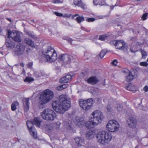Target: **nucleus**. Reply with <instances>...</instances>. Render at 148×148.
Returning a JSON list of instances; mask_svg holds the SVG:
<instances>
[{
	"label": "nucleus",
	"mask_w": 148,
	"mask_h": 148,
	"mask_svg": "<svg viewBox=\"0 0 148 148\" xmlns=\"http://www.w3.org/2000/svg\"><path fill=\"white\" fill-rule=\"evenodd\" d=\"M1 54H2V52H1Z\"/></svg>",
	"instance_id": "obj_59"
},
{
	"label": "nucleus",
	"mask_w": 148,
	"mask_h": 148,
	"mask_svg": "<svg viewBox=\"0 0 148 148\" xmlns=\"http://www.w3.org/2000/svg\"><path fill=\"white\" fill-rule=\"evenodd\" d=\"M31 51V49L30 48H27L26 51V53H27V54H28Z\"/></svg>",
	"instance_id": "obj_49"
},
{
	"label": "nucleus",
	"mask_w": 148,
	"mask_h": 148,
	"mask_svg": "<svg viewBox=\"0 0 148 148\" xmlns=\"http://www.w3.org/2000/svg\"><path fill=\"white\" fill-rule=\"evenodd\" d=\"M119 125L118 122L114 120L109 121L106 125L107 130L110 132H115L119 130Z\"/></svg>",
	"instance_id": "obj_8"
},
{
	"label": "nucleus",
	"mask_w": 148,
	"mask_h": 148,
	"mask_svg": "<svg viewBox=\"0 0 148 148\" xmlns=\"http://www.w3.org/2000/svg\"><path fill=\"white\" fill-rule=\"evenodd\" d=\"M29 99L26 98L23 100V104L25 108V110H26L29 109Z\"/></svg>",
	"instance_id": "obj_22"
},
{
	"label": "nucleus",
	"mask_w": 148,
	"mask_h": 148,
	"mask_svg": "<svg viewBox=\"0 0 148 148\" xmlns=\"http://www.w3.org/2000/svg\"><path fill=\"white\" fill-rule=\"evenodd\" d=\"M43 54L48 62H54L57 58L56 51L51 47H49L46 50L43 51Z\"/></svg>",
	"instance_id": "obj_4"
},
{
	"label": "nucleus",
	"mask_w": 148,
	"mask_h": 148,
	"mask_svg": "<svg viewBox=\"0 0 148 148\" xmlns=\"http://www.w3.org/2000/svg\"><path fill=\"white\" fill-rule=\"evenodd\" d=\"M134 76L132 75L131 72H129L128 75L126 77V81L127 82H131L134 79Z\"/></svg>",
	"instance_id": "obj_27"
},
{
	"label": "nucleus",
	"mask_w": 148,
	"mask_h": 148,
	"mask_svg": "<svg viewBox=\"0 0 148 148\" xmlns=\"http://www.w3.org/2000/svg\"><path fill=\"white\" fill-rule=\"evenodd\" d=\"M126 88L129 90H132V87L131 86V84H130L128 85L127 86Z\"/></svg>",
	"instance_id": "obj_45"
},
{
	"label": "nucleus",
	"mask_w": 148,
	"mask_h": 148,
	"mask_svg": "<svg viewBox=\"0 0 148 148\" xmlns=\"http://www.w3.org/2000/svg\"><path fill=\"white\" fill-rule=\"evenodd\" d=\"M107 109L108 111V112H111V108L109 106H107Z\"/></svg>",
	"instance_id": "obj_50"
},
{
	"label": "nucleus",
	"mask_w": 148,
	"mask_h": 148,
	"mask_svg": "<svg viewBox=\"0 0 148 148\" xmlns=\"http://www.w3.org/2000/svg\"><path fill=\"white\" fill-rule=\"evenodd\" d=\"M71 76L69 75H67L61 78L59 82L61 83H68L71 81Z\"/></svg>",
	"instance_id": "obj_18"
},
{
	"label": "nucleus",
	"mask_w": 148,
	"mask_h": 148,
	"mask_svg": "<svg viewBox=\"0 0 148 148\" xmlns=\"http://www.w3.org/2000/svg\"><path fill=\"white\" fill-rule=\"evenodd\" d=\"M33 64V63L32 62H29L27 64V66L28 68L31 69L32 68V65Z\"/></svg>",
	"instance_id": "obj_39"
},
{
	"label": "nucleus",
	"mask_w": 148,
	"mask_h": 148,
	"mask_svg": "<svg viewBox=\"0 0 148 148\" xmlns=\"http://www.w3.org/2000/svg\"><path fill=\"white\" fill-rule=\"evenodd\" d=\"M86 137L87 139H90L94 137V132L90 130L87 132Z\"/></svg>",
	"instance_id": "obj_25"
},
{
	"label": "nucleus",
	"mask_w": 148,
	"mask_h": 148,
	"mask_svg": "<svg viewBox=\"0 0 148 148\" xmlns=\"http://www.w3.org/2000/svg\"><path fill=\"white\" fill-rule=\"evenodd\" d=\"M53 92L49 89H46L40 94L39 104L40 105H43L46 104L53 98Z\"/></svg>",
	"instance_id": "obj_3"
},
{
	"label": "nucleus",
	"mask_w": 148,
	"mask_h": 148,
	"mask_svg": "<svg viewBox=\"0 0 148 148\" xmlns=\"http://www.w3.org/2000/svg\"><path fill=\"white\" fill-rule=\"evenodd\" d=\"M53 127H56V129H58L59 128L60 123V122H57L56 123H53Z\"/></svg>",
	"instance_id": "obj_37"
},
{
	"label": "nucleus",
	"mask_w": 148,
	"mask_h": 148,
	"mask_svg": "<svg viewBox=\"0 0 148 148\" xmlns=\"http://www.w3.org/2000/svg\"><path fill=\"white\" fill-rule=\"evenodd\" d=\"M19 104V103L17 101L13 102L11 106L12 110L13 111L15 110L16 109V107L18 106Z\"/></svg>",
	"instance_id": "obj_28"
},
{
	"label": "nucleus",
	"mask_w": 148,
	"mask_h": 148,
	"mask_svg": "<svg viewBox=\"0 0 148 148\" xmlns=\"http://www.w3.org/2000/svg\"><path fill=\"white\" fill-rule=\"evenodd\" d=\"M8 20L9 21H10V20H10V19H8Z\"/></svg>",
	"instance_id": "obj_58"
},
{
	"label": "nucleus",
	"mask_w": 148,
	"mask_h": 148,
	"mask_svg": "<svg viewBox=\"0 0 148 148\" xmlns=\"http://www.w3.org/2000/svg\"><path fill=\"white\" fill-rule=\"evenodd\" d=\"M122 72L125 73H128L129 74V72H131L128 69H123L122 70Z\"/></svg>",
	"instance_id": "obj_44"
},
{
	"label": "nucleus",
	"mask_w": 148,
	"mask_h": 148,
	"mask_svg": "<svg viewBox=\"0 0 148 148\" xmlns=\"http://www.w3.org/2000/svg\"><path fill=\"white\" fill-rule=\"evenodd\" d=\"M42 117L44 120L47 121H53L57 117L55 112L50 109H45L41 113Z\"/></svg>",
	"instance_id": "obj_5"
},
{
	"label": "nucleus",
	"mask_w": 148,
	"mask_h": 148,
	"mask_svg": "<svg viewBox=\"0 0 148 148\" xmlns=\"http://www.w3.org/2000/svg\"><path fill=\"white\" fill-rule=\"evenodd\" d=\"M25 42L27 45L30 46L31 47L35 48L36 47L34 41L28 38H26L24 40Z\"/></svg>",
	"instance_id": "obj_23"
},
{
	"label": "nucleus",
	"mask_w": 148,
	"mask_h": 148,
	"mask_svg": "<svg viewBox=\"0 0 148 148\" xmlns=\"http://www.w3.org/2000/svg\"><path fill=\"white\" fill-rule=\"evenodd\" d=\"M122 106L121 105H119L118 106V107L117 108V110L118 111H120L122 110Z\"/></svg>",
	"instance_id": "obj_43"
},
{
	"label": "nucleus",
	"mask_w": 148,
	"mask_h": 148,
	"mask_svg": "<svg viewBox=\"0 0 148 148\" xmlns=\"http://www.w3.org/2000/svg\"><path fill=\"white\" fill-rule=\"evenodd\" d=\"M20 66L22 67L24 66V64L23 62H21L20 64Z\"/></svg>",
	"instance_id": "obj_52"
},
{
	"label": "nucleus",
	"mask_w": 148,
	"mask_h": 148,
	"mask_svg": "<svg viewBox=\"0 0 148 148\" xmlns=\"http://www.w3.org/2000/svg\"><path fill=\"white\" fill-rule=\"evenodd\" d=\"M91 116L90 119L92 120L97 125L101 123L103 119V113L100 111L97 110L93 112Z\"/></svg>",
	"instance_id": "obj_6"
},
{
	"label": "nucleus",
	"mask_w": 148,
	"mask_h": 148,
	"mask_svg": "<svg viewBox=\"0 0 148 148\" xmlns=\"http://www.w3.org/2000/svg\"><path fill=\"white\" fill-rule=\"evenodd\" d=\"M95 0H94V1H93V3H94V4H95Z\"/></svg>",
	"instance_id": "obj_56"
},
{
	"label": "nucleus",
	"mask_w": 148,
	"mask_h": 148,
	"mask_svg": "<svg viewBox=\"0 0 148 148\" xmlns=\"http://www.w3.org/2000/svg\"><path fill=\"white\" fill-rule=\"evenodd\" d=\"M140 66H147L148 65V63L146 62H141L140 63Z\"/></svg>",
	"instance_id": "obj_38"
},
{
	"label": "nucleus",
	"mask_w": 148,
	"mask_h": 148,
	"mask_svg": "<svg viewBox=\"0 0 148 148\" xmlns=\"http://www.w3.org/2000/svg\"><path fill=\"white\" fill-rule=\"evenodd\" d=\"M44 126L45 128L49 131H51L53 129V123H47L45 124L44 125Z\"/></svg>",
	"instance_id": "obj_26"
},
{
	"label": "nucleus",
	"mask_w": 148,
	"mask_h": 148,
	"mask_svg": "<svg viewBox=\"0 0 148 148\" xmlns=\"http://www.w3.org/2000/svg\"><path fill=\"white\" fill-rule=\"evenodd\" d=\"M37 73V72L35 73H34V74L36 75Z\"/></svg>",
	"instance_id": "obj_57"
},
{
	"label": "nucleus",
	"mask_w": 148,
	"mask_h": 148,
	"mask_svg": "<svg viewBox=\"0 0 148 148\" xmlns=\"http://www.w3.org/2000/svg\"><path fill=\"white\" fill-rule=\"evenodd\" d=\"M84 139L83 137H76L74 138L71 144L72 148H78L84 145Z\"/></svg>",
	"instance_id": "obj_10"
},
{
	"label": "nucleus",
	"mask_w": 148,
	"mask_h": 148,
	"mask_svg": "<svg viewBox=\"0 0 148 148\" xmlns=\"http://www.w3.org/2000/svg\"><path fill=\"white\" fill-rule=\"evenodd\" d=\"M141 52L142 55V58L143 59L145 58L146 56H147L146 52L142 50L141 51Z\"/></svg>",
	"instance_id": "obj_36"
},
{
	"label": "nucleus",
	"mask_w": 148,
	"mask_h": 148,
	"mask_svg": "<svg viewBox=\"0 0 148 148\" xmlns=\"http://www.w3.org/2000/svg\"><path fill=\"white\" fill-rule=\"evenodd\" d=\"M60 2L59 0H53L52 1V3H59Z\"/></svg>",
	"instance_id": "obj_47"
},
{
	"label": "nucleus",
	"mask_w": 148,
	"mask_h": 148,
	"mask_svg": "<svg viewBox=\"0 0 148 148\" xmlns=\"http://www.w3.org/2000/svg\"><path fill=\"white\" fill-rule=\"evenodd\" d=\"M93 103V99H89L86 100L81 99L79 101V104L80 107L83 110H88L92 107Z\"/></svg>",
	"instance_id": "obj_7"
},
{
	"label": "nucleus",
	"mask_w": 148,
	"mask_h": 148,
	"mask_svg": "<svg viewBox=\"0 0 148 148\" xmlns=\"http://www.w3.org/2000/svg\"><path fill=\"white\" fill-rule=\"evenodd\" d=\"M130 50L132 52L134 53L136 51L135 50H133V49L132 48H131L130 49Z\"/></svg>",
	"instance_id": "obj_51"
},
{
	"label": "nucleus",
	"mask_w": 148,
	"mask_h": 148,
	"mask_svg": "<svg viewBox=\"0 0 148 148\" xmlns=\"http://www.w3.org/2000/svg\"><path fill=\"white\" fill-rule=\"evenodd\" d=\"M25 45L20 43L16 46L13 51V55L15 56H20L25 53Z\"/></svg>",
	"instance_id": "obj_9"
},
{
	"label": "nucleus",
	"mask_w": 148,
	"mask_h": 148,
	"mask_svg": "<svg viewBox=\"0 0 148 148\" xmlns=\"http://www.w3.org/2000/svg\"><path fill=\"white\" fill-rule=\"evenodd\" d=\"M76 20L78 23H80L82 21H83L84 20V18L83 16H78L76 18Z\"/></svg>",
	"instance_id": "obj_29"
},
{
	"label": "nucleus",
	"mask_w": 148,
	"mask_h": 148,
	"mask_svg": "<svg viewBox=\"0 0 148 148\" xmlns=\"http://www.w3.org/2000/svg\"><path fill=\"white\" fill-rule=\"evenodd\" d=\"M8 36H10L14 41L16 42H20L21 40V37L20 34L15 31H13L11 32L8 30Z\"/></svg>",
	"instance_id": "obj_11"
},
{
	"label": "nucleus",
	"mask_w": 148,
	"mask_h": 148,
	"mask_svg": "<svg viewBox=\"0 0 148 148\" xmlns=\"http://www.w3.org/2000/svg\"><path fill=\"white\" fill-rule=\"evenodd\" d=\"M63 39L67 40L71 44H72V40L71 38L67 37H64L63 38Z\"/></svg>",
	"instance_id": "obj_40"
},
{
	"label": "nucleus",
	"mask_w": 148,
	"mask_h": 148,
	"mask_svg": "<svg viewBox=\"0 0 148 148\" xmlns=\"http://www.w3.org/2000/svg\"><path fill=\"white\" fill-rule=\"evenodd\" d=\"M107 36L106 35H103L100 36L99 38V40L103 41L106 39Z\"/></svg>",
	"instance_id": "obj_33"
},
{
	"label": "nucleus",
	"mask_w": 148,
	"mask_h": 148,
	"mask_svg": "<svg viewBox=\"0 0 148 148\" xmlns=\"http://www.w3.org/2000/svg\"><path fill=\"white\" fill-rule=\"evenodd\" d=\"M40 76V75H39L38 77H39Z\"/></svg>",
	"instance_id": "obj_60"
},
{
	"label": "nucleus",
	"mask_w": 148,
	"mask_h": 148,
	"mask_svg": "<svg viewBox=\"0 0 148 148\" xmlns=\"http://www.w3.org/2000/svg\"><path fill=\"white\" fill-rule=\"evenodd\" d=\"M138 146L137 145L135 147V148H138Z\"/></svg>",
	"instance_id": "obj_55"
},
{
	"label": "nucleus",
	"mask_w": 148,
	"mask_h": 148,
	"mask_svg": "<svg viewBox=\"0 0 148 148\" xmlns=\"http://www.w3.org/2000/svg\"><path fill=\"white\" fill-rule=\"evenodd\" d=\"M31 122L32 123V125H34L37 127H40V123L42 121L39 118L36 117L35 118L33 121Z\"/></svg>",
	"instance_id": "obj_21"
},
{
	"label": "nucleus",
	"mask_w": 148,
	"mask_h": 148,
	"mask_svg": "<svg viewBox=\"0 0 148 148\" xmlns=\"http://www.w3.org/2000/svg\"><path fill=\"white\" fill-rule=\"evenodd\" d=\"M2 31V29L1 27L0 26V33Z\"/></svg>",
	"instance_id": "obj_53"
},
{
	"label": "nucleus",
	"mask_w": 148,
	"mask_h": 148,
	"mask_svg": "<svg viewBox=\"0 0 148 148\" xmlns=\"http://www.w3.org/2000/svg\"><path fill=\"white\" fill-rule=\"evenodd\" d=\"M27 125L31 134L34 138H36L37 137V132L35 127L32 125V122L28 121L27 122Z\"/></svg>",
	"instance_id": "obj_12"
},
{
	"label": "nucleus",
	"mask_w": 148,
	"mask_h": 148,
	"mask_svg": "<svg viewBox=\"0 0 148 148\" xmlns=\"http://www.w3.org/2000/svg\"><path fill=\"white\" fill-rule=\"evenodd\" d=\"M127 122L130 127L131 128L134 127L136 123V119L132 116L130 117L128 119Z\"/></svg>",
	"instance_id": "obj_15"
},
{
	"label": "nucleus",
	"mask_w": 148,
	"mask_h": 148,
	"mask_svg": "<svg viewBox=\"0 0 148 148\" xmlns=\"http://www.w3.org/2000/svg\"><path fill=\"white\" fill-rule=\"evenodd\" d=\"M53 13L58 16H63V14L62 13H58L56 12H54Z\"/></svg>",
	"instance_id": "obj_42"
},
{
	"label": "nucleus",
	"mask_w": 148,
	"mask_h": 148,
	"mask_svg": "<svg viewBox=\"0 0 148 148\" xmlns=\"http://www.w3.org/2000/svg\"><path fill=\"white\" fill-rule=\"evenodd\" d=\"M27 34L30 36L32 38H34L35 36L34 35L33 32H30L29 31H27L26 32Z\"/></svg>",
	"instance_id": "obj_35"
},
{
	"label": "nucleus",
	"mask_w": 148,
	"mask_h": 148,
	"mask_svg": "<svg viewBox=\"0 0 148 148\" xmlns=\"http://www.w3.org/2000/svg\"><path fill=\"white\" fill-rule=\"evenodd\" d=\"M59 100L52 102V107L56 112L62 114L70 107V99L66 95H62L59 97Z\"/></svg>",
	"instance_id": "obj_1"
},
{
	"label": "nucleus",
	"mask_w": 148,
	"mask_h": 148,
	"mask_svg": "<svg viewBox=\"0 0 148 148\" xmlns=\"http://www.w3.org/2000/svg\"><path fill=\"white\" fill-rule=\"evenodd\" d=\"M143 90L145 92H147L148 91V87L147 86H145L143 88Z\"/></svg>",
	"instance_id": "obj_48"
},
{
	"label": "nucleus",
	"mask_w": 148,
	"mask_h": 148,
	"mask_svg": "<svg viewBox=\"0 0 148 148\" xmlns=\"http://www.w3.org/2000/svg\"><path fill=\"white\" fill-rule=\"evenodd\" d=\"M73 3L75 5L84 8L85 5L82 3L81 0H74Z\"/></svg>",
	"instance_id": "obj_24"
},
{
	"label": "nucleus",
	"mask_w": 148,
	"mask_h": 148,
	"mask_svg": "<svg viewBox=\"0 0 148 148\" xmlns=\"http://www.w3.org/2000/svg\"><path fill=\"white\" fill-rule=\"evenodd\" d=\"M95 19L93 18H87L86 20V21L88 22H93L95 21Z\"/></svg>",
	"instance_id": "obj_41"
},
{
	"label": "nucleus",
	"mask_w": 148,
	"mask_h": 148,
	"mask_svg": "<svg viewBox=\"0 0 148 148\" xmlns=\"http://www.w3.org/2000/svg\"><path fill=\"white\" fill-rule=\"evenodd\" d=\"M148 15V13H146L143 14L142 15L141 19L143 20H145L147 19V17Z\"/></svg>",
	"instance_id": "obj_34"
},
{
	"label": "nucleus",
	"mask_w": 148,
	"mask_h": 148,
	"mask_svg": "<svg viewBox=\"0 0 148 148\" xmlns=\"http://www.w3.org/2000/svg\"><path fill=\"white\" fill-rule=\"evenodd\" d=\"M60 61H63L64 62L68 64L71 62V56L67 54H61L58 58Z\"/></svg>",
	"instance_id": "obj_13"
},
{
	"label": "nucleus",
	"mask_w": 148,
	"mask_h": 148,
	"mask_svg": "<svg viewBox=\"0 0 148 148\" xmlns=\"http://www.w3.org/2000/svg\"><path fill=\"white\" fill-rule=\"evenodd\" d=\"M34 79L31 77H27L24 79V81L25 82H29L34 81Z\"/></svg>",
	"instance_id": "obj_31"
},
{
	"label": "nucleus",
	"mask_w": 148,
	"mask_h": 148,
	"mask_svg": "<svg viewBox=\"0 0 148 148\" xmlns=\"http://www.w3.org/2000/svg\"><path fill=\"white\" fill-rule=\"evenodd\" d=\"M79 16V14H76L74 16Z\"/></svg>",
	"instance_id": "obj_54"
},
{
	"label": "nucleus",
	"mask_w": 148,
	"mask_h": 148,
	"mask_svg": "<svg viewBox=\"0 0 148 148\" xmlns=\"http://www.w3.org/2000/svg\"><path fill=\"white\" fill-rule=\"evenodd\" d=\"M106 52L105 50H102L100 52L99 55V57L100 58H103L104 56L106 54Z\"/></svg>",
	"instance_id": "obj_32"
},
{
	"label": "nucleus",
	"mask_w": 148,
	"mask_h": 148,
	"mask_svg": "<svg viewBox=\"0 0 148 148\" xmlns=\"http://www.w3.org/2000/svg\"><path fill=\"white\" fill-rule=\"evenodd\" d=\"M99 80L95 76L90 77L87 80V82L92 85L96 84L98 82Z\"/></svg>",
	"instance_id": "obj_20"
},
{
	"label": "nucleus",
	"mask_w": 148,
	"mask_h": 148,
	"mask_svg": "<svg viewBox=\"0 0 148 148\" xmlns=\"http://www.w3.org/2000/svg\"><path fill=\"white\" fill-rule=\"evenodd\" d=\"M117 63V61L116 60H114L113 61H112L111 63L114 66H116V64Z\"/></svg>",
	"instance_id": "obj_46"
},
{
	"label": "nucleus",
	"mask_w": 148,
	"mask_h": 148,
	"mask_svg": "<svg viewBox=\"0 0 148 148\" xmlns=\"http://www.w3.org/2000/svg\"><path fill=\"white\" fill-rule=\"evenodd\" d=\"M97 142L102 145H106L109 143L112 138L110 133L105 131L98 133L96 135Z\"/></svg>",
	"instance_id": "obj_2"
},
{
	"label": "nucleus",
	"mask_w": 148,
	"mask_h": 148,
	"mask_svg": "<svg viewBox=\"0 0 148 148\" xmlns=\"http://www.w3.org/2000/svg\"><path fill=\"white\" fill-rule=\"evenodd\" d=\"M91 121H88L85 123L86 127L88 129H91L94 128L95 126H97L96 123H95L92 120H91Z\"/></svg>",
	"instance_id": "obj_19"
},
{
	"label": "nucleus",
	"mask_w": 148,
	"mask_h": 148,
	"mask_svg": "<svg viewBox=\"0 0 148 148\" xmlns=\"http://www.w3.org/2000/svg\"><path fill=\"white\" fill-rule=\"evenodd\" d=\"M112 42L117 49L123 50L125 48V42L122 40H114Z\"/></svg>",
	"instance_id": "obj_14"
},
{
	"label": "nucleus",
	"mask_w": 148,
	"mask_h": 148,
	"mask_svg": "<svg viewBox=\"0 0 148 148\" xmlns=\"http://www.w3.org/2000/svg\"><path fill=\"white\" fill-rule=\"evenodd\" d=\"M10 37L8 36L6 38L5 44L7 47L12 49L14 47L15 44L13 41L10 40Z\"/></svg>",
	"instance_id": "obj_16"
},
{
	"label": "nucleus",
	"mask_w": 148,
	"mask_h": 148,
	"mask_svg": "<svg viewBox=\"0 0 148 148\" xmlns=\"http://www.w3.org/2000/svg\"><path fill=\"white\" fill-rule=\"evenodd\" d=\"M68 86L67 84H65L60 86L58 87V89L59 90H61L64 89L65 88Z\"/></svg>",
	"instance_id": "obj_30"
},
{
	"label": "nucleus",
	"mask_w": 148,
	"mask_h": 148,
	"mask_svg": "<svg viewBox=\"0 0 148 148\" xmlns=\"http://www.w3.org/2000/svg\"><path fill=\"white\" fill-rule=\"evenodd\" d=\"M75 124L79 127L82 126L84 124V119L81 117L77 116L75 121Z\"/></svg>",
	"instance_id": "obj_17"
}]
</instances>
